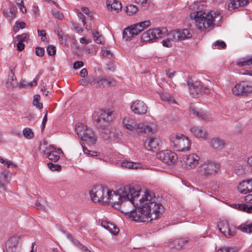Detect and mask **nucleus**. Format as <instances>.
I'll use <instances>...</instances> for the list:
<instances>
[{
    "label": "nucleus",
    "mask_w": 252,
    "mask_h": 252,
    "mask_svg": "<svg viewBox=\"0 0 252 252\" xmlns=\"http://www.w3.org/2000/svg\"><path fill=\"white\" fill-rule=\"evenodd\" d=\"M134 189L138 190V194L131 202L130 217L135 221L142 222H149L158 218L164 211V208L158 201L155 193L146 190L141 194L138 187H134Z\"/></svg>",
    "instance_id": "obj_1"
},
{
    "label": "nucleus",
    "mask_w": 252,
    "mask_h": 252,
    "mask_svg": "<svg viewBox=\"0 0 252 252\" xmlns=\"http://www.w3.org/2000/svg\"><path fill=\"white\" fill-rule=\"evenodd\" d=\"M137 191L134 187L129 186L122 187L116 191L109 189L108 204L111 203L113 207L124 213H131V202H133V197H136Z\"/></svg>",
    "instance_id": "obj_2"
},
{
    "label": "nucleus",
    "mask_w": 252,
    "mask_h": 252,
    "mask_svg": "<svg viewBox=\"0 0 252 252\" xmlns=\"http://www.w3.org/2000/svg\"><path fill=\"white\" fill-rule=\"evenodd\" d=\"M222 18L219 11L200 10L194 14L195 26L201 32H209L215 26H218Z\"/></svg>",
    "instance_id": "obj_3"
},
{
    "label": "nucleus",
    "mask_w": 252,
    "mask_h": 252,
    "mask_svg": "<svg viewBox=\"0 0 252 252\" xmlns=\"http://www.w3.org/2000/svg\"><path fill=\"white\" fill-rule=\"evenodd\" d=\"M220 168V164L213 160H206L202 161L196 171V180L199 182H203L216 174Z\"/></svg>",
    "instance_id": "obj_4"
},
{
    "label": "nucleus",
    "mask_w": 252,
    "mask_h": 252,
    "mask_svg": "<svg viewBox=\"0 0 252 252\" xmlns=\"http://www.w3.org/2000/svg\"><path fill=\"white\" fill-rule=\"evenodd\" d=\"M170 144L174 150L182 152L190 149L191 142L187 136L182 134H173L170 138Z\"/></svg>",
    "instance_id": "obj_5"
},
{
    "label": "nucleus",
    "mask_w": 252,
    "mask_h": 252,
    "mask_svg": "<svg viewBox=\"0 0 252 252\" xmlns=\"http://www.w3.org/2000/svg\"><path fill=\"white\" fill-rule=\"evenodd\" d=\"M75 132L79 138L85 141L89 145L94 144L96 141V137L91 129L82 123H78L75 127Z\"/></svg>",
    "instance_id": "obj_6"
},
{
    "label": "nucleus",
    "mask_w": 252,
    "mask_h": 252,
    "mask_svg": "<svg viewBox=\"0 0 252 252\" xmlns=\"http://www.w3.org/2000/svg\"><path fill=\"white\" fill-rule=\"evenodd\" d=\"M151 25V22L146 20L131 25L125 29L123 32V38L126 41L131 40Z\"/></svg>",
    "instance_id": "obj_7"
},
{
    "label": "nucleus",
    "mask_w": 252,
    "mask_h": 252,
    "mask_svg": "<svg viewBox=\"0 0 252 252\" xmlns=\"http://www.w3.org/2000/svg\"><path fill=\"white\" fill-rule=\"evenodd\" d=\"M109 189L107 188L99 186L94 187L90 191V196L95 203L102 205L108 204V193Z\"/></svg>",
    "instance_id": "obj_8"
},
{
    "label": "nucleus",
    "mask_w": 252,
    "mask_h": 252,
    "mask_svg": "<svg viewBox=\"0 0 252 252\" xmlns=\"http://www.w3.org/2000/svg\"><path fill=\"white\" fill-rule=\"evenodd\" d=\"M167 30L165 28L150 29L142 34L141 39L144 42L152 41L157 38H161L167 34Z\"/></svg>",
    "instance_id": "obj_9"
},
{
    "label": "nucleus",
    "mask_w": 252,
    "mask_h": 252,
    "mask_svg": "<svg viewBox=\"0 0 252 252\" xmlns=\"http://www.w3.org/2000/svg\"><path fill=\"white\" fill-rule=\"evenodd\" d=\"M122 124L124 127L130 134H138L140 126H142L140 123H137L135 120L129 116L125 117L123 119Z\"/></svg>",
    "instance_id": "obj_10"
},
{
    "label": "nucleus",
    "mask_w": 252,
    "mask_h": 252,
    "mask_svg": "<svg viewBox=\"0 0 252 252\" xmlns=\"http://www.w3.org/2000/svg\"><path fill=\"white\" fill-rule=\"evenodd\" d=\"M193 32L191 30L185 29L171 31L168 34L169 39L172 41L183 40L192 37Z\"/></svg>",
    "instance_id": "obj_11"
},
{
    "label": "nucleus",
    "mask_w": 252,
    "mask_h": 252,
    "mask_svg": "<svg viewBox=\"0 0 252 252\" xmlns=\"http://www.w3.org/2000/svg\"><path fill=\"white\" fill-rule=\"evenodd\" d=\"M218 226L220 231L227 238L234 236L236 233L235 226L230 224L227 221L221 220Z\"/></svg>",
    "instance_id": "obj_12"
},
{
    "label": "nucleus",
    "mask_w": 252,
    "mask_h": 252,
    "mask_svg": "<svg viewBox=\"0 0 252 252\" xmlns=\"http://www.w3.org/2000/svg\"><path fill=\"white\" fill-rule=\"evenodd\" d=\"M158 158L168 165L175 163L177 160V156L173 152L166 150L160 151L157 154Z\"/></svg>",
    "instance_id": "obj_13"
},
{
    "label": "nucleus",
    "mask_w": 252,
    "mask_h": 252,
    "mask_svg": "<svg viewBox=\"0 0 252 252\" xmlns=\"http://www.w3.org/2000/svg\"><path fill=\"white\" fill-rule=\"evenodd\" d=\"M252 91V88L247 82H241L237 83L232 89L234 95L236 96H245Z\"/></svg>",
    "instance_id": "obj_14"
},
{
    "label": "nucleus",
    "mask_w": 252,
    "mask_h": 252,
    "mask_svg": "<svg viewBox=\"0 0 252 252\" xmlns=\"http://www.w3.org/2000/svg\"><path fill=\"white\" fill-rule=\"evenodd\" d=\"M200 158L195 154L186 155L183 158L184 168L187 170L194 169L199 164Z\"/></svg>",
    "instance_id": "obj_15"
},
{
    "label": "nucleus",
    "mask_w": 252,
    "mask_h": 252,
    "mask_svg": "<svg viewBox=\"0 0 252 252\" xmlns=\"http://www.w3.org/2000/svg\"><path fill=\"white\" fill-rule=\"evenodd\" d=\"M113 119L112 111L110 110H101L98 112L97 123L99 126H106Z\"/></svg>",
    "instance_id": "obj_16"
},
{
    "label": "nucleus",
    "mask_w": 252,
    "mask_h": 252,
    "mask_svg": "<svg viewBox=\"0 0 252 252\" xmlns=\"http://www.w3.org/2000/svg\"><path fill=\"white\" fill-rule=\"evenodd\" d=\"M130 109L135 114L142 115L146 113L148 107L143 101L137 99L132 102Z\"/></svg>",
    "instance_id": "obj_17"
},
{
    "label": "nucleus",
    "mask_w": 252,
    "mask_h": 252,
    "mask_svg": "<svg viewBox=\"0 0 252 252\" xmlns=\"http://www.w3.org/2000/svg\"><path fill=\"white\" fill-rule=\"evenodd\" d=\"M188 84L189 87V90L190 95L192 97H197L202 94V84L200 81L189 80Z\"/></svg>",
    "instance_id": "obj_18"
},
{
    "label": "nucleus",
    "mask_w": 252,
    "mask_h": 252,
    "mask_svg": "<svg viewBox=\"0 0 252 252\" xmlns=\"http://www.w3.org/2000/svg\"><path fill=\"white\" fill-rule=\"evenodd\" d=\"M17 64L13 63L9 67V74L6 85L7 88H13L17 86V79L15 76V72Z\"/></svg>",
    "instance_id": "obj_19"
},
{
    "label": "nucleus",
    "mask_w": 252,
    "mask_h": 252,
    "mask_svg": "<svg viewBox=\"0 0 252 252\" xmlns=\"http://www.w3.org/2000/svg\"><path fill=\"white\" fill-rule=\"evenodd\" d=\"M20 240L19 235L11 237L6 243L4 252H17V247Z\"/></svg>",
    "instance_id": "obj_20"
},
{
    "label": "nucleus",
    "mask_w": 252,
    "mask_h": 252,
    "mask_svg": "<svg viewBox=\"0 0 252 252\" xmlns=\"http://www.w3.org/2000/svg\"><path fill=\"white\" fill-rule=\"evenodd\" d=\"M244 200L246 204H237L236 208L240 211L252 214V194L246 195Z\"/></svg>",
    "instance_id": "obj_21"
},
{
    "label": "nucleus",
    "mask_w": 252,
    "mask_h": 252,
    "mask_svg": "<svg viewBox=\"0 0 252 252\" xmlns=\"http://www.w3.org/2000/svg\"><path fill=\"white\" fill-rule=\"evenodd\" d=\"M190 131L196 138L206 140L208 138V132L205 128L200 126H194L191 128Z\"/></svg>",
    "instance_id": "obj_22"
},
{
    "label": "nucleus",
    "mask_w": 252,
    "mask_h": 252,
    "mask_svg": "<svg viewBox=\"0 0 252 252\" xmlns=\"http://www.w3.org/2000/svg\"><path fill=\"white\" fill-rule=\"evenodd\" d=\"M189 242L188 238H180L171 240L168 242V246L172 249H181Z\"/></svg>",
    "instance_id": "obj_23"
},
{
    "label": "nucleus",
    "mask_w": 252,
    "mask_h": 252,
    "mask_svg": "<svg viewBox=\"0 0 252 252\" xmlns=\"http://www.w3.org/2000/svg\"><path fill=\"white\" fill-rule=\"evenodd\" d=\"M160 140L157 137H149L145 141V146L147 149L151 151L158 149Z\"/></svg>",
    "instance_id": "obj_24"
},
{
    "label": "nucleus",
    "mask_w": 252,
    "mask_h": 252,
    "mask_svg": "<svg viewBox=\"0 0 252 252\" xmlns=\"http://www.w3.org/2000/svg\"><path fill=\"white\" fill-rule=\"evenodd\" d=\"M238 189L240 192L246 194L252 191V178L250 180L243 181L240 183L238 186Z\"/></svg>",
    "instance_id": "obj_25"
},
{
    "label": "nucleus",
    "mask_w": 252,
    "mask_h": 252,
    "mask_svg": "<svg viewBox=\"0 0 252 252\" xmlns=\"http://www.w3.org/2000/svg\"><path fill=\"white\" fill-rule=\"evenodd\" d=\"M50 151L49 153H47V155L46 156L50 160L53 162H56L60 159V154H63V152L61 149L56 148L55 147H51L50 148Z\"/></svg>",
    "instance_id": "obj_26"
},
{
    "label": "nucleus",
    "mask_w": 252,
    "mask_h": 252,
    "mask_svg": "<svg viewBox=\"0 0 252 252\" xmlns=\"http://www.w3.org/2000/svg\"><path fill=\"white\" fill-rule=\"evenodd\" d=\"M140 123L142 126H140V128L141 129H139L138 134L144 132L148 134H152L154 133L157 130V126L153 123Z\"/></svg>",
    "instance_id": "obj_27"
},
{
    "label": "nucleus",
    "mask_w": 252,
    "mask_h": 252,
    "mask_svg": "<svg viewBox=\"0 0 252 252\" xmlns=\"http://www.w3.org/2000/svg\"><path fill=\"white\" fill-rule=\"evenodd\" d=\"M190 112L199 119L206 120L210 118V115L208 113L192 106L190 107Z\"/></svg>",
    "instance_id": "obj_28"
},
{
    "label": "nucleus",
    "mask_w": 252,
    "mask_h": 252,
    "mask_svg": "<svg viewBox=\"0 0 252 252\" xmlns=\"http://www.w3.org/2000/svg\"><path fill=\"white\" fill-rule=\"evenodd\" d=\"M107 7L108 10L118 12L122 9L121 3L117 0H107Z\"/></svg>",
    "instance_id": "obj_29"
},
{
    "label": "nucleus",
    "mask_w": 252,
    "mask_h": 252,
    "mask_svg": "<svg viewBox=\"0 0 252 252\" xmlns=\"http://www.w3.org/2000/svg\"><path fill=\"white\" fill-rule=\"evenodd\" d=\"M11 173L7 170L3 171L0 176V187L5 189V184L7 183L11 178Z\"/></svg>",
    "instance_id": "obj_30"
},
{
    "label": "nucleus",
    "mask_w": 252,
    "mask_h": 252,
    "mask_svg": "<svg viewBox=\"0 0 252 252\" xmlns=\"http://www.w3.org/2000/svg\"><path fill=\"white\" fill-rule=\"evenodd\" d=\"M121 164L123 167L131 169H138L142 168V165L140 163L131 162L127 160H125L121 162Z\"/></svg>",
    "instance_id": "obj_31"
},
{
    "label": "nucleus",
    "mask_w": 252,
    "mask_h": 252,
    "mask_svg": "<svg viewBox=\"0 0 252 252\" xmlns=\"http://www.w3.org/2000/svg\"><path fill=\"white\" fill-rule=\"evenodd\" d=\"M249 0H230L228 5L229 10H233L244 6Z\"/></svg>",
    "instance_id": "obj_32"
},
{
    "label": "nucleus",
    "mask_w": 252,
    "mask_h": 252,
    "mask_svg": "<svg viewBox=\"0 0 252 252\" xmlns=\"http://www.w3.org/2000/svg\"><path fill=\"white\" fill-rule=\"evenodd\" d=\"M211 146L215 149H223L225 145L224 141L219 137H214L210 141Z\"/></svg>",
    "instance_id": "obj_33"
},
{
    "label": "nucleus",
    "mask_w": 252,
    "mask_h": 252,
    "mask_svg": "<svg viewBox=\"0 0 252 252\" xmlns=\"http://www.w3.org/2000/svg\"><path fill=\"white\" fill-rule=\"evenodd\" d=\"M101 135L102 138L105 140H109L111 139V137L113 135V131L112 130L109 126L106 127V126H100Z\"/></svg>",
    "instance_id": "obj_34"
},
{
    "label": "nucleus",
    "mask_w": 252,
    "mask_h": 252,
    "mask_svg": "<svg viewBox=\"0 0 252 252\" xmlns=\"http://www.w3.org/2000/svg\"><path fill=\"white\" fill-rule=\"evenodd\" d=\"M239 67L252 66V56H247L238 60L236 63Z\"/></svg>",
    "instance_id": "obj_35"
},
{
    "label": "nucleus",
    "mask_w": 252,
    "mask_h": 252,
    "mask_svg": "<svg viewBox=\"0 0 252 252\" xmlns=\"http://www.w3.org/2000/svg\"><path fill=\"white\" fill-rule=\"evenodd\" d=\"M101 225L113 234H116L119 232V229L116 226H115L113 223L107 221H102L101 222Z\"/></svg>",
    "instance_id": "obj_36"
},
{
    "label": "nucleus",
    "mask_w": 252,
    "mask_h": 252,
    "mask_svg": "<svg viewBox=\"0 0 252 252\" xmlns=\"http://www.w3.org/2000/svg\"><path fill=\"white\" fill-rule=\"evenodd\" d=\"M113 79L111 78H101L98 77L97 84L99 87H108L112 83Z\"/></svg>",
    "instance_id": "obj_37"
},
{
    "label": "nucleus",
    "mask_w": 252,
    "mask_h": 252,
    "mask_svg": "<svg viewBox=\"0 0 252 252\" xmlns=\"http://www.w3.org/2000/svg\"><path fill=\"white\" fill-rule=\"evenodd\" d=\"M237 229L244 233H250L252 232V223L247 221L240 225Z\"/></svg>",
    "instance_id": "obj_38"
},
{
    "label": "nucleus",
    "mask_w": 252,
    "mask_h": 252,
    "mask_svg": "<svg viewBox=\"0 0 252 252\" xmlns=\"http://www.w3.org/2000/svg\"><path fill=\"white\" fill-rule=\"evenodd\" d=\"M55 32L57 34L61 44L65 45L68 38V36L67 35H64L62 30L59 27L55 28Z\"/></svg>",
    "instance_id": "obj_39"
},
{
    "label": "nucleus",
    "mask_w": 252,
    "mask_h": 252,
    "mask_svg": "<svg viewBox=\"0 0 252 252\" xmlns=\"http://www.w3.org/2000/svg\"><path fill=\"white\" fill-rule=\"evenodd\" d=\"M3 13L4 16H5L9 21H12L15 18L16 12L12 5L10 6L9 10H4Z\"/></svg>",
    "instance_id": "obj_40"
},
{
    "label": "nucleus",
    "mask_w": 252,
    "mask_h": 252,
    "mask_svg": "<svg viewBox=\"0 0 252 252\" xmlns=\"http://www.w3.org/2000/svg\"><path fill=\"white\" fill-rule=\"evenodd\" d=\"M51 147H54L52 145H48L46 141H44L40 145L39 149L40 151L44 154H45L46 156L47 155V153H49V150Z\"/></svg>",
    "instance_id": "obj_41"
},
{
    "label": "nucleus",
    "mask_w": 252,
    "mask_h": 252,
    "mask_svg": "<svg viewBox=\"0 0 252 252\" xmlns=\"http://www.w3.org/2000/svg\"><path fill=\"white\" fill-rule=\"evenodd\" d=\"M125 11L128 15L131 16L137 12L138 8L135 5L130 4L126 6Z\"/></svg>",
    "instance_id": "obj_42"
},
{
    "label": "nucleus",
    "mask_w": 252,
    "mask_h": 252,
    "mask_svg": "<svg viewBox=\"0 0 252 252\" xmlns=\"http://www.w3.org/2000/svg\"><path fill=\"white\" fill-rule=\"evenodd\" d=\"M239 249L236 247H223L219 248L216 252H238Z\"/></svg>",
    "instance_id": "obj_43"
},
{
    "label": "nucleus",
    "mask_w": 252,
    "mask_h": 252,
    "mask_svg": "<svg viewBox=\"0 0 252 252\" xmlns=\"http://www.w3.org/2000/svg\"><path fill=\"white\" fill-rule=\"evenodd\" d=\"M40 100V96L39 94H35L33 96L32 104L38 109H41L43 107L42 103L39 102Z\"/></svg>",
    "instance_id": "obj_44"
},
{
    "label": "nucleus",
    "mask_w": 252,
    "mask_h": 252,
    "mask_svg": "<svg viewBox=\"0 0 252 252\" xmlns=\"http://www.w3.org/2000/svg\"><path fill=\"white\" fill-rule=\"evenodd\" d=\"M26 27V23L24 22H16L15 25L13 26V31L14 32H17L20 29H24Z\"/></svg>",
    "instance_id": "obj_45"
},
{
    "label": "nucleus",
    "mask_w": 252,
    "mask_h": 252,
    "mask_svg": "<svg viewBox=\"0 0 252 252\" xmlns=\"http://www.w3.org/2000/svg\"><path fill=\"white\" fill-rule=\"evenodd\" d=\"M23 134L24 136L27 139H31L33 136V133L32 130L29 128H25L23 130Z\"/></svg>",
    "instance_id": "obj_46"
},
{
    "label": "nucleus",
    "mask_w": 252,
    "mask_h": 252,
    "mask_svg": "<svg viewBox=\"0 0 252 252\" xmlns=\"http://www.w3.org/2000/svg\"><path fill=\"white\" fill-rule=\"evenodd\" d=\"M0 162L2 164H5L7 168H13L16 167V165L11 161L4 159L1 157H0Z\"/></svg>",
    "instance_id": "obj_47"
},
{
    "label": "nucleus",
    "mask_w": 252,
    "mask_h": 252,
    "mask_svg": "<svg viewBox=\"0 0 252 252\" xmlns=\"http://www.w3.org/2000/svg\"><path fill=\"white\" fill-rule=\"evenodd\" d=\"M77 15L79 18V19L82 22L83 26L85 27L86 26V28L88 30L90 29V28H88V26L86 25V16L80 11H78L77 10Z\"/></svg>",
    "instance_id": "obj_48"
},
{
    "label": "nucleus",
    "mask_w": 252,
    "mask_h": 252,
    "mask_svg": "<svg viewBox=\"0 0 252 252\" xmlns=\"http://www.w3.org/2000/svg\"><path fill=\"white\" fill-rule=\"evenodd\" d=\"M84 154L89 155L91 157H96L98 155V153L94 151H90L85 146H82Z\"/></svg>",
    "instance_id": "obj_49"
},
{
    "label": "nucleus",
    "mask_w": 252,
    "mask_h": 252,
    "mask_svg": "<svg viewBox=\"0 0 252 252\" xmlns=\"http://www.w3.org/2000/svg\"><path fill=\"white\" fill-rule=\"evenodd\" d=\"M48 167L52 171H60L61 166L59 164H55L52 162L47 164Z\"/></svg>",
    "instance_id": "obj_50"
},
{
    "label": "nucleus",
    "mask_w": 252,
    "mask_h": 252,
    "mask_svg": "<svg viewBox=\"0 0 252 252\" xmlns=\"http://www.w3.org/2000/svg\"><path fill=\"white\" fill-rule=\"evenodd\" d=\"M52 14L55 18H57L58 20H62L64 18L63 14L58 10H53L52 11Z\"/></svg>",
    "instance_id": "obj_51"
},
{
    "label": "nucleus",
    "mask_w": 252,
    "mask_h": 252,
    "mask_svg": "<svg viewBox=\"0 0 252 252\" xmlns=\"http://www.w3.org/2000/svg\"><path fill=\"white\" fill-rule=\"evenodd\" d=\"M92 34L93 37L94 38V40L97 44H102L103 43V38L102 37H100L98 38H96L95 37L97 36V34H98V32L94 30L92 32Z\"/></svg>",
    "instance_id": "obj_52"
},
{
    "label": "nucleus",
    "mask_w": 252,
    "mask_h": 252,
    "mask_svg": "<svg viewBox=\"0 0 252 252\" xmlns=\"http://www.w3.org/2000/svg\"><path fill=\"white\" fill-rule=\"evenodd\" d=\"M101 53L103 57H107L109 59L112 57V53L110 50L107 48L102 49L101 51Z\"/></svg>",
    "instance_id": "obj_53"
},
{
    "label": "nucleus",
    "mask_w": 252,
    "mask_h": 252,
    "mask_svg": "<svg viewBox=\"0 0 252 252\" xmlns=\"http://www.w3.org/2000/svg\"><path fill=\"white\" fill-rule=\"evenodd\" d=\"M213 46L217 47L218 48L223 49L226 47V44L223 41L217 40L213 43Z\"/></svg>",
    "instance_id": "obj_54"
},
{
    "label": "nucleus",
    "mask_w": 252,
    "mask_h": 252,
    "mask_svg": "<svg viewBox=\"0 0 252 252\" xmlns=\"http://www.w3.org/2000/svg\"><path fill=\"white\" fill-rule=\"evenodd\" d=\"M56 52V47L53 45H49L47 48V52L49 56H53Z\"/></svg>",
    "instance_id": "obj_55"
},
{
    "label": "nucleus",
    "mask_w": 252,
    "mask_h": 252,
    "mask_svg": "<svg viewBox=\"0 0 252 252\" xmlns=\"http://www.w3.org/2000/svg\"><path fill=\"white\" fill-rule=\"evenodd\" d=\"M82 12L88 16V18H89L90 20H91L93 19V14L90 11L89 9L86 7H83L81 8Z\"/></svg>",
    "instance_id": "obj_56"
},
{
    "label": "nucleus",
    "mask_w": 252,
    "mask_h": 252,
    "mask_svg": "<svg viewBox=\"0 0 252 252\" xmlns=\"http://www.w3.org/2000/svg\"><path fill=\"white\" fill-rule=\"evenodd\" d=\"M29 36L28 33H23L17 36L16 38L19 40V42H23L26 41L27 38Z\"/></svg>",
    "instance_id": "obj_57"
},
{
    "label": "nucleus",
    "mask_w": 252,
    "mask_h": 252,
    "mask_svg": "<svg viewBox=\"0 0 252 252\" xmlns=\"http://www.w3.org/2000/svg\"><path fill=\"white\" fill-rule=\"evenodd\" d=\"M45 50L43 48L37 47L35 48V54L38 56H42L44 54Z\"/></svg>",
    "instance_id": "obj_58"
},
{
    "label": "nucleus",
    "mask_w": 252,
    "mask_h": 252,
    "mask_svg": "<svg viewBox=\"0 0 252 252\" xmlns=\"http://www.w3.org/2000/svg\"><path fill=\"white\" fill-rule=\"evenodd\" d=\"M98 77H94L93 76L92 77L88 79V84H91V85H94L95 84H97V81L98 80Z\"/></svg>",
    "instance_id": "obj_59"
},
{
    "label": "nucleus",
    "mask_w": 252,
    "mask_h": 252,
    "mask_svg": "<svg viewBox=\"0 0 252 252\" xmlns=\"http://www.w3.org/2000/svg\"><path fill=\"white\" fill-rule=\"evenodd\" d=\"M84 65V63L82 61H76L73 64V68L77 69L82 67Z\"/></svg>",
    "instance_id": "obj_60"
},
{
    "label": "nucleus",
    "mask_w": 252,
    "mask_h": 252,
    "mask_svg": "<svg viewBox=\"0 0 252 252\" xmlns=\"http://www.w3.org/2000/svg\"><path fill=\"white\" fill-rule=\"evenodd\" d=\"M38 35L39 36L41 37V39L42 41H45L46 38V32L44 30H38L37 31Z\"/></svg>",
    "instance_id": "obj_61"
},
{
    "label": "nucleus",
    "mask_w": 252,
    "mask_h": 252,
    "mask_svg": "<svg viewBox=\"0 0 252 252\" xmlns=\"http://www.w3.org/2000/svg\"><path fill=\"white\" fill-rule=\"evenodd\" d=\"M135 2L137 4H141L144 7H147V0H135Z\"/></svg>",
    "instance_id": "obj_62"
},
{
    "label": "nucleus",
    "mask_w": 252,
    "mask_h": 252,
    "mask_svg": "<svg viewBox=\"0 0 252 252\" xmlns=\"http://www.w3.org/2000/svg\"><path fill=\"white\" fill-rule=\"evenodd\" d=\"M160 97L162 100L166 101H170L171 99V97L168 95L164 94H161Z\"/></svg>",
    "instance_id": "obj_63"
},
{
    "label": "nucleus",
    "mask_w": 252,
    "mask_h": 252,
    "mask_svg": "<svg viewBox=\"0 0 252 252\" xmlns=\"http://www.w3.org/2000/svg\"><path fill=\"white\" fill-rule=\"evenodd\" d=\"M80 42L82 44H88L92 42V39H86V37H81L80 39Z\"/></svg>",
    "instance_id": "obj_64"
}]
</instances>
